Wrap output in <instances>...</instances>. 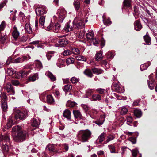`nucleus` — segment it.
Wrapping results in <instances>:
<instances>
[{
  "instance_id": "f257e3e1",
  "label": "nucleus",
  "mask_w": 157,
  "mask_h": 157,
  "mask_svg": "<svg viewBox=\"0 0 157 157\" xmlns=\"http://www.w3.org/2000/svg\"><path fill=\"white\" fill-rule=\"evenodd\" d=\"M12 132L13 139L16 142H23L29 136L27 131L25 130H22L21 125H17L13 127Z\"/></svg>"
},
{
  "instance_id": "f03ea898",
  "label": "nucleus",
  "mask_w": 157,
  "mask_h": 157,
  "mask_svg": "<svg viewBox=\"0 0 157 157\" xmlns=\"http://www.w3.org/2000/svg\"><path fill=\"white\" fill-rule=\"evenodd\" d=\"M91 134V132L88 129L81 130L78 132L77 137L81 142H86L90 137Z\"/></svg>"
},
{
  "instance_id": "7ed1b4c3",
  "label": "nucleus",
  "mask_w": 157,
  "mask_h": 157,
  "mask_svg": "<svg viewBox=\"0 0 157 157\" xmlns=\"http://www.w3.org/2000/svg\"><path fill=\"white\" fill-rule=\"evenodd\" d=\"M14 117L13 119L17 120H24L26 117L27 114L26 112L23 110H19L14 108L13 110Z\"/></svg>"
},
{
  "instance_id": "20e7f679",
  "label": "nucleus",
  "mask_w": 157,
  "mask_h": 157,
  "mask_svg": "<svg viewBox=\"0 0 157 157\" xmlns=\"http://www.w3.org/2000/svg\"><path fill=\"white\" fill-rule=\"evenodd\" d=\"M66 14V12L65 10L63 9H59L58 10L56 16H54L53 18H55L58 17V21L60 22H62L63 20L65 18Z\"/></svg>"
},
{
  "instance_id": "39448f33",
  "label": "nucleus",
  "mask_w": 157,
  "mask_h": 157,
  "mask_svg": "<svg viewBox=\"0 0 157 157\" xmlns=\"http://www.w3.org/2000/svg\"><path fill=\"white\" fill-rule=\"evenodd\" d=\"M45 16H43L40 17L39 19V24L41 27L42 28H44L47 31H50L53 29L52 25L50 23L49 25H47L46 24L44 25L45 22Z\"/></svg>"
},
{
  "instance_id": "423d86ee",
  "label": "nucleus",
  "mask_w": 157,
  "mask_h": 157,
  "mask_svg": "<svg viewBox=\"0 0 157 157\" xmlns=\"http://www.w3.org/2000/svg\"><path fill=\"white\" fill-rule=\"evenodd\" d=\"M10 139L9 134H1L0 136V142L2 145H6L10 144Z\"/></svg>"
},
{
  "instance_id": "0eeeda50",
  "label": "nucleus",
  "mask_w": 157,
  "mask_h": 157,
  "mask_svg": "<svg viewBox=\"0 0 157 157\" xmlns=\"http://www.w3.org/2000/svg\"><path fill=\"white\" fill-rule=\"evenodd\" d=\"M35 12L36 15L39 16H42L45 14L47 12V8L45 6H42L37 8Z\"/></svg>"
},
{
  "instance_id": "6e6552de",
  "label": "nucleus",
  "mask_w": 157,
  "mask_h": 157,
  "mask_svg": "<svg viewBox=\"0 0 157 157\" xmlns=\"http://www.w3.org/2000/svg\"><path fill=\"white\" fill-rule=\"evenodd\" d=\"M5 90L8 93H10L11 94L14 95L15 93L14 88L12 86L10 82L6 83L4 86Z\"/></svg>"
},
{
  "instance_id": "1a4fd4ad",
  "label": "nucleus",
  "mask_w": 157,
  "mask_h": 157,
  "mask_svg": "<svg viewBox=\"0 0 157 157\" xmlns=\"http://www.w3.org/2000/svg\"><path fill=\"white\" fill-rule=\"evenodd\" d=\"M31 58L29 55L23 56L21 57L18 58L14 60V62L15 63H21Z\"/></svg>"
},
{
  "instance_id": "9d476101",
  "label": "nucleus",
  "mask_w": 157,
  "mask_h": 157,
  "mask_svg": "<svg viewBox=\"0 0 157 157\" xmlns=\"http://www.w3.org/2000/svg\"><path fill=\"white\" fill-rule=\"evenodd\" d=\"M68 43V40L65 38L60 39L58 42V47H63Z\"/></svg>"
},
{
  "instance_id": "9b49d317",
  "label": "nucleus",
  "mask_w": 157,
  "mask_h": 157,
  "mask_svg": "<svg viewBox=\"0 0 157 157\" xmlns=\"http://www.w3.org/2000/svg\"><path fill=\"white\" fill-rule=\"evenodd\" d=\"M73 22L71 23V21L67 22L64 27V29L66 32L71 31L73 30Z\"/></svg>"
},
{
  "instance_id": "f8f14e48",
  "label": "nucleus",
  "mask_w": 157,
  "mask_h": 157,
  "mask_svg": "<svg viewBox=\"0 0 157 157\" xmlns=\"http://www.w3.org/2000/svg\"><path fill=\"white\" fill-rule=\"evenodd\" d=\"M73 24L74 27L75 28L81 29L84 26V24L82 21H80L77 23V21L76 19H75L74 20Z\"/></svg>"
},
{
  "instance_id": "ddd939ff",
  "label": "nucleus",
  "mask_w": 157,
  "mask_h": 157,
  "mask_svg": "<svg viewBox=\"0 0 157 157\" xmlns=\"http://www.w3.org/2000/svg\"><path fill=\"white\" fill-rule=\"evenodd\" d=\"M7 36L6 32L1 33L0 34V43L4 44L6 42Z\"/></svg>"
},
{
  "instance_id": "4468645a",
  "label": "nucleus",
  "mask_w": 157,
  "mask_h": 157,
  "mask_svg": "<svg viewBox=\"0 0 157 157\" xmlns=\"http://www.w3.org/2000/svg\"><path fill=\"white\" fill-rule=\"evenodd\" d=\"M12 36L15 39L19 36V32L17 30V27L15 25L14 26L13 29V31L12 33Z\"/></svg>"
},
{
  "instance_id": "2eb2a0df",
  "label": "nucleus",
  "mask_w": 157,
  "mask_h": 157,
  "mask_svg": "<svg viewBox=\"0 0 157 157\" xmlns=\"http://www.w3.org/2000/svg\"><path fill=\"white\" fill-rule=\"evenodd\" d=\"M113 86L114 88L116 91L119 93H122L123 92L122 88L120 87L119 85L117 83H113Z\"/></svg>"
},
{
  "instance_id": "dca6fc26",
  "label": "nucleus",
  "mask_w": 157,
  "mask_h": 157,
  "mask_svg": "<svg viewBox=\"0 0 157 157\" xmlns=\"http://www.w3.org/2000/svg\"><path fill=\"white\" fill-rule=\"evenodd\" d=\"M71 112L68 109H66L63 112V117L68 120H70L71 119Z\"/></svg>"
},
{
  "instance_id": "f3484780",
  "label": "nucleus",
  "mask_w": 157,
  "mask_h": 157,
  "mask_svg": "<svg viewBox=\"0 0 157 157\" xmlns=\"http://www.w3.org/2000/svg\"><path fill=\"white\" fill-rule=\"evenodd\" d=\"M134 25L135 29L137 31L140 30L142 28V26L140 22L138 20H136L135 21Z\"/></svg>"
},
{
  "instance_id": "a211bd4d",
  "label": "nucleus",
  "mask_w": 157,
  "mask_h": 157,
  "mask_svg": "<svg viewBox=\"0 0 157 157\" xmlns=\"http://www.w3.org/2000/svg\"><path fill=\"white\" fill-rule=\"evenodd\" d=\"M123 5L124 8H131L132 7L131 0H124L123 2Z\"/></svg>"
},
{
  "instance_id": "6ab92c4d",
  "label": "nucleus",
  "mask_w": 157,
  "mask_h": 157,
  "mask_svg": "<svg viewBox=\"0 0 157 157\" xmlns=\"http://www.w3.org/2000/svg\"><path fill=\"white\" fill-rule=\"evenodd\" d=\"M65 60L59 59L57 63V66L59 68L63 67L65 66Z\"/></svg>"
},
{
  "instance_id": "aec40b11",
  "label": "nucleus",
  "mask_w": 157,
  "mask_h": 157,
  "mask_svg": "<svg viewBox=\"0 0 157 157\" xmlns=\"http://www.w3.org/2000/svg\"><path fill=\"white\" fill-rule=\"evenodd\" d=\"M45 74L46 76H48L52 81H55L56 79V77L51 72L49 71H47Z\"/></svg>"
},
{
  "instance_id": "412c9836",
  "label": "nucleus",
  "mask_w": 157,
  "mask_h": 157,
  "mask_svg": "<svg viewBox=\"0 0 157 157\" xmlns=\"http://www.w3.org/2000/svg\"><path fill=\"white\" fill-rule=\"evenodd\" d=\"M10 118V119H9L6 126V128L7 129L11 127L12 124H13L15 122L14 119L12 117H10L9 118Z\"/></svg>"
},
{
  "instance_id": "4be33fe9",
  "label": "nucleus",
  "mask_w": 157,
  "mask_h": 157,
  "mask_svg": "<svg viewBox=\"0 0 157 157\" xmlns=\"http://www.w3.org/2000/svg\"><path fill=\"white\" fill-rule=\"evenodd\" d=\"M32 126L35 127H37L40 124V121L37 119L33 118L31 121Z\"/></svg>"
},
{
  "instance_id": "5701e85b",
  "label": "nucleus",
  "mask_w": 157,
  "mask_h": 157,
  "mask_svg": "<svg viewBox=\"0 0 157 157\" xmlns=\"http://www.w3.org/2000/svg\"><path fill=\"white\" fill-rule=\"evenodd\" d=\"M105 120V116L104 115H101L100 119L96 121L95 123L98 125L101 126L103 124Z\"/></svg>"
},
{
  "instance_id": "b1692460",
  "label": "nucleus",
  "mask_w": 157,
  "mask_h": 157,
  "mask_svg": "<svg viewBox=\"0 0 157 157\" xmlns=\"http://www.w3.org/2000/svg\"><path fill=\"white\" fill-rule=\"evenodd\" d=\"M73 113L75 119L80 118L82 115L81 112L78 110H73Z\"/></svg>"
},
{
  "instance_id": "393cba45",
  "label": "nucleus",
  "mask_w": 157,
  "mask_h": 157,
  "mask_svg": "<svg viewBox=\"0 0 157 157\" xmlns=\"http://www.w3.org/2000/svg\"><path fill=\"white\" fill-rule=\"evenodd\" d=\"M97 113L98 112L96 110L92 109L90 111L89 114L91 118L95 119L97 117Z\"/></svg>"
},
{
  "instance_id": "a878e982",
  "label": "nucleus",
  "mask_w": 157,
  "mask_h": 157,
  "mask_svg": "<svg viewBox=\"0 0 157 157\" xmlns=\"http://www.w3.org/2000/svg\"><path fill=\"white\" fill-rule=\"evenodd\" d=\"M25 29V31L27 33L31 34L32 33V29L31 27L29 24L28 23L26 24Z\"/></svg>"
},
{
  "instance_id": "bb28decb",
  "label": "nucleus",
  "mask_w": 157,
  "mask_h": 157,
  "mask_svg": "<svg viewBox=\"0 0 157 157\" xmlns=\"http://www.w3.org/2000/svg\"><path fill=\"white\" fill-rule=\"evenodd\" d=\"M31 70H22L19 71V74H18L20 76H21L22 77H24L26 76L28 74L30 73Z\"/></svg>"
},
{
  "instance_id": "cd10ccee",
  "label": "nucleus",
  "mask_w": 157,
  "mask_h": 157,
  "mask_svg": "<svg viewBox=\"0 0 157 157\" xmlns=\"http://www.w3.org/2000/svg\"><path fill=\"white\" fill-rule=\"evenodd\" d=\"M92 70L94 74L97 75L101 74L103 72V71L102 69L96 67H94L92 68Z\"/></svg>"
},
{
  "instance_id": "c85d7f7f",
  "label": "nucleus",
  "mask_w": 157,
  "mask_h": 157,
  "mask_svg": "<svg viewBox=\"0 0 157 157\" xmlns=\"http://www.w3.org/2000/svg\"><path fill=\"white\" fill-rule=\"evenodd\" d=\"M1 107L2 112L4 113H6L8 109L7 102H5L4 101L2 102Z\"/></svg>"
},
{
  "instance_id": "c756f323",
  "label": "nucleus",
  "mask_w": 157,
  "mask_h": 157,
  "mask_svg": "<svg viewBox=\"0 0 157 157\" xmlns=\"http://www.w3.org/2000/svg\"><path fill=\"white\" fill-rule=\"evenodd\" d=\"M106 134L105 133H101L98 138L97 140V141L99 142L100 143H102L106 136Z\"/></svg>"
},
{
  "instance_id": "7c9ffc66",
  "label": "nucleus",
  "mask_w": 157,
  "mask_h": 157,
  "mask_svg": "<svg viewBox=\"0 0 157 157\" xmlns=\"http://www.w3.org/2000/svg\"><path fill=\"white\" fill-rule=\"evenodd\" d=\"M77 104L76 103L69 100L67 102L66 106L67 107H73L75 106Z\"/></svg>"
},
{
  "instance_id": "2f4dec72",
  "label": "nucleus",
  "mask_w": 157,
  "mask_h": 157,
  "mask_svg": "<svg viewBox=\"0 0 157 157\" xmlns=\"http://www.w3.org/2000/svg\"><path fill=\"white\" fill-rule=\"evenodd\" d=\"M47 101L48 103L51 104L55 102L53 98L51 95H48L47 96Z\"/></svg>"
},
{
  "instance_id": "473e14b6",
  "label": "nucleus",
  "mask_w": 157,
  "mask_h": 157,
  "mask_svg": "<svg viewBox=\"0 0 157 157\" xmlns=\"http://www.w3.org/2000/svg\"><path fill=\"white\" fill-rule=\"evenodd\" d=\"M60 25L59 23H56L53 27V31L56 33L59 32L60 30Z\"/></svg>"
},
{
  "instance_id": "72a5a7b5",
  "label": "nucleus",
  "mask_w": 157,
  "mask_h": 157,
  "mask_svg": "<svg viewBox=\"0 0 157 157\" xmlns=\"http://www.w3.org/2000/svg\"><path fill=\"white\" fill-rule=\"evenodd\" d=\"M94 33L92 31H90L86 34L87 38L89 40H92L94 38Z\"/></svg>"
},
{
  "instance_id": "f704fd0d",
  "label": "nucleus",
  "mask_w": 157,
  "mask_h": 157,
  "mask_svg": "<svg viewBox=\"0 0 157 157\" xmlns=\"http://www.w3.org/2000/svg\"><path fill=\"white\" fill-rule=\"evenodd\" d=\"M91 99L92 101H95L97 100L99 101L101 100V96L99 94H96L92 95Z\"/></svg>"
},
{
  "instance_id": "c9c22d12",
  "label": "nucleus",
  "mask_w": 157,
  "mask_h": 157,
  "mask_svg": "<svg viewBox=\"0 0 157 157\" xmlns=\"http://www.w3.org/2000/svg\"><path fill=\"white\" fill-rule=\"evenodd\" d=\"M34 63L35 64L36 67L39 69L42 68L43 66L41 62L38 60H35L34 61Z\"/></svg>"
},
{
  "instance_id": "e433bc0d",
  "label": "nucleus",
  "mask_w": 157,
  "mask_h": 157,
  "mask_svg": "<svg viewBox=\"0 0 157 157\" xmlns=\"http://www.w3.org/2000/svg\"><path fill=\"white\" fill-rule=\"evenodd\" d=\"M47 148L50 152H55L56 150L55 149V145L54 144H49L47 146Z\"/></svg>"
},
{
  "instance_id": "4c0bfd02",
  "label": "nucleus",
  "mask_w": 157,
  "mask_h": 157,
  "mask_svg": "<svg viewBox=\"0 0 157 157\" xmlns=\"http://www.w3.org/2000/svg\"><path fill=\"white\" fill-rule=\"evenodd\" d=\"M84 73L90 78H92L93 76L91 71L89 69L85 70L84 71Z\"/></svg>"
},
{
  "instance_id": "58836bf2",
  "label": "nucleus",
  "mask_w": 157,
  "mask_h": 157,
  "mask_svg": "<svg viewBox=\"0 0 157 157\" xmlns=\"http://www.w3.org/2000/svg\"><path fill=\"white\" fill-rule=\"evenodd\" d=\"M134 114L137 117L140 118L142 116V113L140 110L136 109L134 111Z\"/></svg>"
},
{
  "instance_id": "ea45409f",
  "label": "nucleus",
  "mask_w": 157,
  "mask_h": 157,
  "mask_svg": "<svg viewBox=\"0 0 157 157\" xmlns=\"http://www.w3.org/2000/svg\"><path fill=\"white\" fill-rule=\"evenodd\" d=\"M144 39L147 44L149 45L151 44V38L148 35H146L144 36Z\"/></svg>"
},
{
  "instance_id": "a19ab883",
  "label": "nucleus",
  "mask_w": 157,
  "mask_h": 157,
  "mask_svg": "<svg viewBox=\"0 0 157 157\" xmlns=\"http://www.w3.org/2000/svg\"><path fill=\"white\" fill-rule=\"evenodd\" d=\"M148 84L149 88L151 90L154 89V86L155 85V81L153 80L152 81L150 82L148 81Z\"/></svg>"
},
{
  "instance_id": "79ce46f5",
  "label": "nucleus",
  "mask_w": 157,
  "mask_h": 157,
  "mask_svg": "<svg viewBox=\"0 0 157 157\" xmlns=\"http://www.w3.org/2000/svg\"><path fill=\"white\" fill-rule=\"evenodd\" d=\"M9 144H7L6 145H2V148L3 152L6 153L8 152L9 150V147L8 145Z\"/></svg>"
},
{
  "instance_id": "37998d69",
  "label": "nucleus",
  "mask_w": 157,
  "mask_h": 157,
  "mask_svg": "<svg viewBox=\"0 0 157 157\" xmlns=\"http://www.w3.org/2000/svg\"><path fill=\"white\" fill-rule=\"evenodd\" d=\"M103 18V21H104V23L106 25H110L111 22L110 21V19L109 18L108 19H106L105 18V15L104 14L102 16Z\"/></svg>"
},
{
  "instance_id": "c03bdc74",
  "label": "nucleus",
  "mask_w": 157,
  "mask_h": 157,
  "mask_svg": "<svg viewBox=\"0 0 157 157\" xmlns=\"http://www.w3.org/2000/svg\"><path fill=\"white\" fill-rule=\"evenodd\" d=\"M102 55L101 52L96 53L95 56V59L96 61H99L102 59Z\"/></svg>"
},
{
  "instance_id": "a18cd8bd",
  "label": "nucleus",
  "mask_w": 157,
  "mask_h": 157,
  "mask_svg": "<svg viewBox=\"0 0 157 157\" xmlns=\"http://www.w3.org/2000/svg\"><path fill=\"white\" fill-rule=\"evenodd\" d=\"M73 4L75 10H78L79 9L80 4L79 2L77 1H74Z\"/></svg>"
},
{
  "instance_id": "49530a36",
  "label": "nucleus",
  "mask_w": 157,
  "mask_h": 157,
  "mask_svg": "<svg viewBox=\"0 0 157 157\" xmlns=\"http://www.w3.org/2000/svg\"><path fill=\"white\" fill-rule=\"evenodd\" d=\"M38 75L37 74H35L34 75L30 76L29 78V80L30 81L33 82L35 81L36 79H38Z\"/></svg>"
},
{
  "instance_id": "de8ad7c7",
  "label": "nucleus",
  "mask_w": 157,
  "mask_h": 157,
  "mask_svg": "<svg viewBox=\"0 0 157 157\" xmlns=\"http://www.w3.org/2000/svg\"><path fill=\"white\" fill-rule=\"evenodd\" d=\"M70 81L72 84H75L79 81V78L74 76L72 77L71 78Z\"/></svg>"
},
{
  "instance_id": "09e8293b",
  "label": "nucleus",
  "mask_w": 157,
  "mask_h": 157,
  "mask_svg": "<svg viewBox=\"0 0 157 157\" xmlns=\"http://www.w3.org/2000/svg\"><path fill=\"white\" fill-rule=\"evenodd\" d=\"M16 71L12 68H8L7 70V73L8 75H11L15 73Z\"/></svg>"
},
{
  "instance_id": "8fccbe9b",
  "label": "nucleus",
  "mask_w": 157,
  "mask_h": 157,
  "mask_svg": "<svg viewBox=\"0 0 157 157\" xmlns=\"http://www.w3.org/2000/svg\"><path fill=\"white\" fill-rule=\"evenodd\" d=\"M72 88V86L71 85H66L64 86L63 90L64 91L69 92L71 90Z\"/></svg>"
},
{
  "instance_id": "3c124183",
  "label": "nucleus",
  "mask_w": 157,
  "mask_h": 157,
  "mask_svg": "<svg viewBox=\"0 0 157 157\" xmlns=\"http://www.w3.org/2000/svg\"><path fill=\"white\" fill-rule=\"evenodd\" d=\"M75 58L78 60L82 61H86V59L85 57L82 56L80 55L76 56Z\"/></svg>"
},
{
  "instance_id": "603ef678",
  "label": "nucleus",
  "mask_w": 157,
  "mask_h": 157,
  "mask_svg": "<svg viewBox=\"0 0 157 157\" xmlns=\"http://www.w3.org/2000/svg\"><path fill=\"white\" fill-rule=\"evenodd\" d=\"M128 111V109L125 107L122 108L120 112V114L121 115H124L126 114Z\"/></svg>"
},
{
  "instance_id": "864d4df0",
  "label": "nucleus",
  "mask_w": 157,
  "mask_h": 157,
  "mask_svg": "<svg viewBox=\"0 0 157 157\" xmlns=\"http://www.w3.org/2000/svg\"><path fill=\"white\" fill-rule=\"evenodd\" d=\"M72 52L73 54L75 55L79 54L80 53V51L79 49L76 48H72Z\"/></svg>"
},
{
  "instance_id": "5fc2aeb1",
  "label": "nucleus",
  "mask_w": 157,
  "mask_h": 157,
  "mask_svg": "<svg viewBox=\"0 0 157 157\" xmlns=\"http://www.w3.org/2000/svg\"><path fill=\"white\" fill-rule=\"evenodd\" d=\"M0 97L2 99V102H3L4 101L5 102H7V96L5 93H3L2 97H1L0 96Z\"/></svg>"
},
{
  "instance_id": "6e6d98bb",
  "label": "nucleus",
  "mask_w": 157,
  "mask_h": 157,
  "mask_svg": "<svg viewBox=\"0 0 157 157\" xmlns=\"http://www.w3.org/2000/svg\"><path fill=\"white\" fill-rule=\"evenodd\" d=\"M66 61V63L69 65L74 63V59L72 58H68L67 59Z\"/></svg>"
},
{
  "instance_id": "4d7b16f0",
  "label": "nucleus",
  "mask_w": 157,
  "mask_h": 157,
  "mask_svg": "<svg viewBox=\"0 0 157 157\" xmlns=\"http://www.w3.org/2000/svg\"><path fill=\"white\" fill-rule=\"evenodd\" d=\"M115 138V137L112 135H109L107 138V140L106 143H108L109 142L113 140Z\"/></svg>"
},
{
  "instance_id": "13d9d810",
  "label": "nucleus",
  "mask_w": 157,
  "mask_h": 157,
  "mask_svg": "<svg viewBox=\"0 0 157 157\" xmlns=\"http://www.w3.org/2000/svg\"><path fill=\"white\" fill-rule=\"evenodd\" d=\"M132 156L133 157H136L137 153H139V151L137 149H133L132 151Z\"/></svg>"
},
{
  "instance_id": "bf43d9fd",
  "label": "nucleus",
  "mask_w": 157,
  "mask_h": 157,
  "mask_svg": "<svg viewBox=\"0 0 157 157\" xmlns=\"http://www.w3.org/2000/svg\"><path fill=\"white\" fill-rule=\"evenodd\" d=\"M106 56L108 58L113 59V58L114 55L111 52L109 51L106 54Z\"/></svg>"
},
{
  "instance_id": "052dcab7",
  "label": "nucleus",
  "mask_w": 157,
  "mask_h": 157,
  "mask_svg": "<svg viewBox=\"0 0 157 157\" xmlns=\"http://www.w3.org/2000/svg\"><path fill=\"white\" fill-rule=\"evenodd\" d=\"M11 83L13 85L15 86H18L20 83L18 80H13L11 81Z\"/></svg>"
},
{
  "instance_id": "680f3d73",
  "label": "nucleus",
  "mask_w": 157,
  "mask_h": 157,
  "mask_svg": "<svg viewBox=\"0 0 157 157\" xmlns=\"http://www.w3.org/2000/svg\"><path fill=\"white\" fill-rule=\"evenodd\" d=\"M71 54V51L70 50L66 49L64 50L63 52V54L64 56H67Z\"/></svg>"
},
{
  "instance_id": "e2e57ef3",
  "label": "nucleus",
  "mask_w": 157,
  "mask_h": 157,
  "mask_svg": "<svg viewBox=\"0 0 157 157\" xmlns=\"http://www.w3.org/2000/svg\"><path fill=\"white\" fill-rule=\"evenodd\" d=\"M93 42V44L94 45L97 46L99 43L98 40L97 38H94L92 40Z\"/></svg>"
},
{
  "instance_id": "0e129e2a",
  "label": "nucleus",
  "mask_w": 157,
  "mask_h": 157,
  "mask_svg": "<svg viewBox=\"0 0 157 157\" xmlns=\"http://www.w3.org/2000/svg\"><path fill=\"white\" fill-rule=\"evenodd\" d=\"M148 66L147 64H144L141 65L140 66V69L141 71H143L144 70H146L147 69Z\"/></svg>"
},
{
  "instance_id": "69168bd1",
  "label": "nucleus",
  "mask_w": 157,
  "mask_h": 157,
  "mask_svg": "<svg viewBox=\"0 0 157 157\" xmlns=\"http://www.w3.org/2000/svg\"><path fill=\"white\" fill-rule=\"evenodd\" d=\"M81 106L85 112H87L89 110V108L85 104H82Z\"/></svg>"
},
{
  "instance_id": "338daca9",
  "label": "nucleus",
  "mask_w": 157,
  "mask_h": 157,
  "mask_svg": "<svg viewBox=\"0 0 157 157\" xmlns=\"http://www.w3.org/2000/svg\"><path fill=\"white\" fill-rule=\"evenodd\" d=\"M96 91L100 94H104L105 93V90L104 89L100 88L96 89Z\"/></svg>"
},
{
  "instance_id": "774afa93",
  "label": "nucleus",
  "mask_w": 157,
  "mask_h": 157,
  "mask_svg": "<svg viewBox=\"0 0 157 157\" xmlns=\"http://www.w3.org/2000/svg\"><path fill=\"white\" fill-rule=\"evenodd\" d=\"M28 39V38L26 36H23L21 38L20 41L22 43H24Z\"/></svg>"
}]
</instances>
